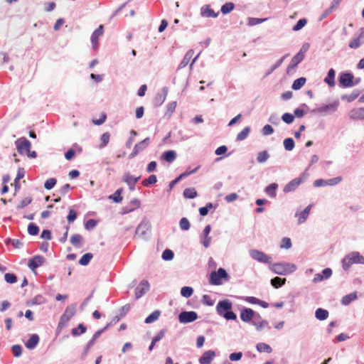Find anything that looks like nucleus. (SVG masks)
<instances>
[{"label":"nucleus","instance_id":"nucleus-52","mask_svg":"<svg viewBox=\"0 0 364 364\" xmlns=\"http://www.w3.org/2000/svg\"><path fill=\"white\" fill-rule=\"evenodd\" d=\"M289 56V54H286L285 55H284L282 58H281L280 59H279L272 67L271 68L267 71V73H266V76L270 75L274 70H275L276 69H277L281 65L282 63H283V61L284 60V59L286 58H287Z\"/></svg>","mask_w":364,"mask_h":364},{"label":"nucleus","instance_id":"nucleus-48","mask_svg":"<svg viewBox=\"0 0 364 364\" xmlns=\"http://www.w3.org/2000/svg\"><path fill=\"white\" fill-rule=\"evenodd\" d=\"M235 9V4L232 2H227L221 6L220 11L225 15L230 13Z\"/></svg>","mask_w":364,"mask_h":364},{"label":"nucleus","instance_id":"nucleus-64","mask_svg":"<svg viewBox=\"0 0 364 364\" xmlns=\"http://www.w3.org/2000/svg\"><path fill=\"white\" fill-rule=\"evenodd\" d=\"M166 331V328H162L153 337L152 341L156 343L160 341L164 337Z\"/></svg>","mask_w":364,"mask_h":364},{"label":"nucleus","instance_id":"nucleus-17","mask_svg":"<svg viewBox=\"0 0 364 364\" xmlns=\"http://www.w3.org/2000/svg\"><path fill=\"white\" fill-rule=\"evenodd\" d=\"M211 231L210 225H207L203 230L200 238V243L203 245L204 247L208 248L211 242V237L209 236V234Z\"/></svg>","mask_w":364,"mask_h":364},{"label":"nucleus","instance_id":"nucleus-28","mask_svg":"<svg viewBox=\"0 0 364 364\" xmlns=\"http://www.w3.org/2000/svg\"><path fill=\"white\" fill-rule=\"evenodd\" d=\"M335 75L336 72L334 69L331 68L328 70L327 75L324 78V82L331 87L335 86Z\"/></svg>","mask_w":364,"mask_h":364},{"label":"nucleus","instance_id":"nucleus-24","mask_svg":"<svg viewBox=\"0 0 364 364\" xmlns=\"http://www.w3.org/2000/svg\"><path fill=\"white\" fill-rule=\"evenodd\" d=\"M348 116H349L350 119H354V120L364 119V107L351 109L348 113Z\"/></svg>","mask_w":364,"mask_h":364},{"label":"nucleus","instance_id":"nucleus-19","mask_svg":"<svg viewBox=\"0 0 364 364\" xmlns=\"http://www.w3.org/2000/svg\"><path fill=\"white\" fill-rule=\"evenodd\" d=\"M139 179L140 176L136 177L131 175L129 172L124 173L123 176V181L129 186L130 191H134L135 189V184Z\"/></svg>","mask_w":364,"mask_h":364},{"label":"nucleus","instance_id":"nucleus-2","mask_svg":"<svg viewBox=\"0 0 364 364\" xmlns=\"http://www.w3.org/2000/svg\"><path fill=\"white\" fill-rule=\"evenodd\" d=\"M269 269L276 274L287 275L294 272L296 265L290 262H277L269 265Z\"/></svg>","mask_w":364,"mask_h":364},{"label":"nucleus","instance_id":"nucleus-62","mask_svg":"<svg viewBox=\"0 0 364 364\" xmlns=\"http://www.w3.org/2000/svg\"><path fill=\"white\" fill-rule=\"evenodd\" d=\"M282 119L286 124H291L294 122V114H292L291 113L286 112V113L282 114Z\"/></svg>","mask_w":364,"mask_h":364},{"label":"nucleus","instance_id":"nucleus-54","mask_svg":"<svg viewBox=\"0 0 364 364\" xmlns=\"http://www.w3.org/2000/svg\"><path fill=\"white\" fill-rule=\"evenodd\" d=\"M269 158L267 151H262L257 154V161L258 163H264Z\"/></svg>","mask_w":364,"mask_h":364},{"label":"nucleus","instance_id":"nucleus-49","mask_svg":"<svg viewBox=\"0 0 364 364\" xmlns=\"http://www.w3.org/2000/svg\"><path fill=\"white\" fill-rule=\"evenodd\" d=\"M283 144L284 149L288 151L293 150L295 146V142L291 137L286 138L283 141Z\"/></svg>","mask_w":364,"mask_h":364},{"label":"nucleus","instance_id":"nucleus-25","mask_svg":"<svg viewBox=\"0 0 364 364\" xmlns=\"http://www.w3.org/2000/svg\"><path fill=\"white\" fill-rule=\"evenodd\" d=\"M311 207H312V205H309L301 212H300V213L296 212V213L295 216L296 217H297V216L299 217L298 223L299 225L304 223L306 220V219L308 218L309 215L310 213Z\"/></svg>","mask_w":364,"mask_h":364},{"label":"nucleus","instance_id":"nucleus-44","mask_svg":"<svg viewBox=\"0 0 364 364\" xmlns=\"http://www.w3.org/2000/svg\"><path fill=\"white\" fill-rule=\"evenodd\" d=\"M252 325L256 327L257 331H261L264 328H270L267 320H261L260 321H253Z\"/></svg>","mask_w":364,"mask_h":364},{"label":"nucleus","instance_id":"nucleus-56","mask_svg":"<svg viewBox=\"0 0 364 364\" xmlns=\"http://www.w3.org/2000/svg\"><path fill=\"white\" fill-rule=\"evenodd\" d=\"M193 294V289L191 287H183L181 289V294L185 298H189Z\"/></svg>","mask_w":364,"mask_h":364},{"label":"nucleus","instance_id":"nucleus-63","mask_svg":"<svg viewBox=\"0 0 364 364\" xmlns=\"http://www.w3.org/2000/svg\"><path fill=\"white\" fill-rule=\"evenodd\" d=\"M57 180L55 178H50L44 183V188L46 190L52 189L56 184Z\"/></svg>","mask_w":364,"mask_h":364},{"label":"nucleus","instance_id":"nucleus-41","mask_svg":"<svg viewBox=\"0 0 364 364\" xmlns=\"http://www.w3.org/2000/svg\"><path fill=\"white\" fill-rule=\"evenodd\" d=\"M306 79L304 77H301L299 78H297L296 80H295L293 82V83L291 85V88L294 90H299L304 85V84L306 83Z\"/></svg>","mask_w":364,"mask_h":364},{"label":"nucleus","instance_id":"nucleus-33","mask_svg":"<svg viewBox=\"0 0 364 364\" xmlns=\"http://www.w3.org/2000/svg\"><path fill=\"white\" fill-rule=\"evenodd\" d=\"M71 244L76 248L81 247V243L83 242V237L80 234H74L70 240Z\"/></svg>","mask_w":364,"mask_h":364},{"label":"nucleus","instance_id":"nucleus-31","mask_svg":"<svg viewBox=\"0 0 364 364\" xmlns=\"http://www.w3.org/2000/svg\"><path fill=\"white\" fill-rule=\"evenodd\" d=\"M357 298H358L357 292L356 291L352 292L350 294H346L344 296H343V298L341 299V304L344 306H347V305L350 304L352 301L357 299Z\"/></svg>","mask_w":364,"mask_h":364},{"label":"nucleus","instance_id":"nucleus-21","mask_svg":"<svg viewBox=\"0 0 364 364\" xmlns=\"http://www.w3.org/2000/svg\"><path fill=\"white\" fill-rule=\"evenodd\" d=\"M215 357V353L213 350H209L203 353L200 357L198 361L200 364H210L211 361Z\"/></svg>","mask_w":364,"mask_h":364},{"label":"nucleus","instance_id":"nucleus-11","mask_svg":"<svg viewBox=\"0 0 364 364\" xmlns=\"http://www.w3.org/2000/svg\"><path fill=\"white\" fill-rule=\"evenodd\" d=\"M240 319L245 322H250L254 317L261 319V316L250 308L243 307L240 311Z\"/></svg>","mask_w":364,"mask_h":364},{"label":"nucleus","instance_id":"nucleus-5","mask_svg":"<svg viewBox=\"0 0 364 364\" xmlns=\"http://www.w3.org/2000/svg\"><path fill=\"white\" fill-rule=\"evenodd\" d=\"M112 326V323H108L105 327L97 330L92 336V338L87 343L85 346V348L81 354L80 358L81 360H85L87 357V355L89 352L90 348L95 344L96 340L110 326Z\"/></svg>","mask_w":364,"mask_h":364},{"label":"nucleus","instance_id":"nucleus-1","mask_svg":"<svg viewBox=\"0 0 364 364\" xmlns=\"http://www.w3.org/2000/svg\"><path fill=\"white\" fill-rule=\"evenodd\" d=\"M216 311L227 321L237 320V315L232 311V304L229 299L219 301L216 306Z\"/></svg>","mask_w":364,"mask_h":364},{"label":"nucleus","instance_id":"nucleus-42","mask_svg":"<svg viewBox=\"0 0 364 364\" xmlns=\"http://www.w3.org/2000/svg\"><path fill=\"white\" fill-rule=\"evenodd\" d=\"M185 198L193 199L198 196V193L194 188H187L183 192Z\"/></svg>","mask_w":364,"mask_h":364},{"label":"nucleus","instance_id":"nucleus-8","mask_svg":"<svg viewBox=\"0 0 364 364\" xmlns=\"http://www.w3.org/2000/svg\"><path fill=\"white\" fill-rule=\"evenodd\" d=\"M250 255L254 260L259 262L268 264L269 265L272 264V257L260 250H250Z\"/></svg>","mask_w":364,"mask_h":364},{"label":"nucleus","instance_id":"nucleus-55","mask_svg":"<svg viewBox=\"0 0 364 364\" xmlns=\"http://www.w3.org/2000/svg\"><path fill=\"white\" fill-rule=\"evenodd\" d=\"M157 182V177L156 175H150L147 178L142 181L144 186H149L150 185L155 184Z\"/></svg>","mask_w":364,"mask_h":364},{"label":"nucleus","instance_id":"nucleus-13","mask_svg":"<svg viewBox=\"0 0 364 364\" xmlns=\"http://www.w3.org/2000/svg\"><path fill=\"white\" fill-rule=\"evenodd\" d=\"M150 289V285L147 280H141L138 286L135 288L134 295L135 299H139L146 294Z\"/></svg>","mask_w":364,"mask_h":364},{"label":"nucleus","instance_id":"nucleus-50","mask_svg":"<svg viewBox=\"0 0 364 364\" xmlns=\"http://www.w3.org/2000/svg\"><path fill=\"white\" fill-rule=\"evenodd\" d=\"M39 227L34 223H30L28 225V232L32 236H36L39 233Z\"/></svg>","mask_w":364,"mask_h":364},{"label":"nucleus","instance_id":"nucleus-45","mask_svg":"<svg viewBox=\"0 0 364 364\" xmlns=\"http://www.w3.org/2000/svg\"><path fill=\"white\" fill-rule=\"evenodd\" d=\"M92 257L93 255L92 253H85L80 259L79 264L82 266H86L90 262V260L92 259Z\"/></svg>","mask_w":364,"mask_h":364},{"label":"nucleus","instance_id":"nucleus-61","mask_svg":"<svg viewBox=\"0 0 364 364\" xmlns=\"http://www.w3.org/2000/svg\"><path fill=\"white\" fill-rule=\"evenodd\" d=\"M4 279L9 284H14L17 282V277L14 273H6L4 274Z\"/></svg>","mask_w":364,"mask_h":364},{"label":"nucleus","instance_id":"nucleus-36","mask_svg":"<svg viewBox=\"0 0 364 364\" xmlns=\"http://www.w3.org/2000/svg\"><path fill=\"white\" fill-rule=\"evenodd\" d=\"M251 132V127L249 126L245 127L236 136V141H241L245 140Z\"/></svg>","mask_w":364,"mask_h":364},{"label":"nucleus","instance_id":"nucleus-16","mask_svg":"<svg viewBox=\"0 0 364 364\" xmlns=\"http://www.w3.org/2000/svg\"><path fill=\"white\" fill-rule=\"evenodd\" d=\"M44 262L45 258L42 255H37L29 259L28 267L32 271H35V269L42 266Z\"/></svg>","mask_w":364,"mask_h":364},{"label":"nucleus","instance_id":"nucleus-7","mask_svg":"<svg viewBox=\"0 0 364 364\" xmlns=\"http://www.w3.org/2000/svg\"><path fill=\"white\" fill-rule=\"evenodd\" d=\"M339 106V101L335 100L332 103L323 105L321 107L315 108L311 110L313 113H321L323 114H331L334 113Z\"/></svg>","mask_w":364,"mask_h":364},{"label":"nucleus","instance_id":"nucleus-4","mask_svg":"<svg viewBox=\"0 0 364 364\" xmlns=\"http://www.w3.org/2000/svg\"><path fill=\"white\" fill-rule=\"evenodd\" d=\"M230 277L227 271L220 267L217 271H213L209 277V282L212 285L219 286L223 284V282L229 281Z\"/></svg>","mask_w":364,"mask_h":364},{"label":"nucleus","instance_id":"nucleus-18","mask_svg":"<svg viewBox=\"0 0 364 364\" xmlns=\"http://www.w3.org/2000/svg\"><path fill=\"white\" fill-rule=\"evenodd\" d=\"M168 90L167 87H162L161 92L156 95L153 101L154 105L155 107H159L164 102L168 95Z\"/></svg>","mask_w":364,"mask_h":364},{"label":"nucleus","instance_id":"nucleus-38","mask_svg":"<svg viewBox=\"0 0 364 364\" xmlns=\"http://www.w3.org/2000/svg\"><path fill=\"white\" fill-rule=\"evenodd\" d=\"M285 282L286 278H281L279 277H274L270 280L271 285L275 289L282 287L284 285Z\"/></svg>","mask_w":364,"mask_h":364},{"label":"nucleus","instance_id":"nucleus-23","mask_svg":"<svg viewBox=\"0 0 364 364\" xmlns=\"http://www.w3.org/2000/svg\"><path fill=\"white\" fill-rule=\"evenodd\" d=\"M300 184L301 181L295 178L284 186L283 188V192L284 193L293 192L297 189Z\"/></svg>","mask_w":364,"mask_h":364},{"label":"nucleus","instance_id":"nucleus-57","mask_svg":"<svg viewBox=\"0 0 364 364\" xmlns=\"http://www.w3.org/2000/svg\"><path fill=\"white\" fill-rule=\"evenodd\" d=\"M307 23V20L304 18H300L296 23L293 26L292 30L294 31H298L301 30Z\"/></svg>","mask_w":364,"mask_h":364},{"label":"nucleus","instance_id":"nucleus-12","mask_svg":"<svg viewBox=\"0 0 364 364\" xmlns=\"http://www.w3.org/2000/svg\"><path fill=\"white\" fill-rule=\"evenodd\" d=\"M198 314L193 311H183L178 315V321L181 323H189L198 318Z\"/></svg>","mask_w":364,"mask_h":364},{"label":"nucleus","instance_id":"nucleus-6","mask_svg":"<svg viewBox=\"0 0 364 364\" xmlns=\"http://www.w3.org/2000/svg\"><path fill=\"white\" fill-rule=\"evenodd\" d=\"M354 75L352 73L344 71L339 73L338 85L341 87L346 88L354 86Z\"/></svg>","mask_w":364,"mask_h":364},{"label":"nucleus","instance_id":"nucleus-14","mask_svg":"<svg viewBox=\"0 0 364 364\" xmlns=\"http://www.w3.org/2000/svg\"><path fill=\"white\" fill-rule=\"evenodd\" d=\"M150 144V138L146 137L141 141L135 144L132 152L129 155V159H133L135 157L139 152L144 151Z\"/></svg>","mask_w":364,"mask_h":364},{"label":"nucleus","instance_id":"nucleus-34","mask_svg":"<svg viewBox=\"0 0 364 364\" xmlns=\"http://www.w3.org/2000/svg\"><path fill=\"white\" fill-rule=\"evenodd\" d=\"M87 331V327L83 323H79L76 328L71 330V334L75 336H79Z\"/></svg>","mask_w":364,"mask_h":364},{"label":"nucleus","instance_id":"nucleus-47","mask_svg":"<svg viewBox=\"0 0 364 364\" xmlns=\"http://www.w3.org/2000/svg\"><path fill=\"white\" fill-rule=\"evenodd\" d=\"M46 302V299L41 294L36 295L34 296L28 303V304L31 305H40L45 304Z\"/></svg>","mask_w":364,"mask_h":364},{"label":"nucleus","instance_id":"nucleus-30","mask_svg":"<svg viewBox=\"0 0 364 364\" xmlns=\"http://www.w3.org/2000/svg\"><path fill=\"white\" fill-rule=\"evenodd\" d=\"M201 14L203 16L205 17H213L216 18L218 17L219 13H215L208 5H206L205 6H203L201 8Z\"/></svg>","mask_w":364,"mask_h":364},{"label":"nucleus","instance_id":"nucleus-27","mask_svg":"<svg viewBox=\"0 0 364 364\" xmlns=\"http://www.w3.org/2000/svg\"><path fill=\"white\" fill-rule=\"evenodd\" d=\"M278 186H279L277 183H272L264 188V192L270 198H274L277 196V190Z\"/></svg>","mask_w":364,"mask_h":364},{"label":"nucleus","instance_id":"nucleus-53","mask_svg":"<svg viewBox=\"0 0 364 364\" xmlns=\"http://www.w3.org/2000/svg\"><path fill=\"white\" fill-rule=\"evenodd\" d=\"M174 257V252L170 249L164 250L161 255V258L165 261H171Z\"/></svg>","mask_w":364,"mask_h":364},{"label":"nucleus","instance_id":"nucleus-37","mask_svg":"<svg viewBox=\"0 0 364 364\" xmlns=\"http://www.w3.org/2000/svg\"><path fill=\"white\" fill-rule=\"evenodd\" d=\"M123 192V188H119L117 189L114 193L108 196V198L109 200H112L113 202L116 203H120L122 199H123V197L122 196V193Z\"/></svg>","mask_w":364,"mask_h":364},{"label":"nucleus","instance_id":"nucleus-51","mask_svg":"<svg viewBox=\"0 0 364 364\" xmlns=\"http://www.w3.org/2000/svg\"><path fill=\"white\" fill-rule=\"evenodd\" d=\"M11 353L15 358H19L22 355L23 348L19 344H14L11 348Z\"/></svg>","mask_w":364,"mask_h":364},{"label":"nucleus","instance_id":"nucleus-40","mask_svg":"<svg viewBox=\"0 0 364 364\" xmlns=\"http://www.w3.org/2000/svg\"><path fill=\"white\" fill-rule=\"evenodd\" d=\"M360 94V92L358 90H354L350 95H343L341 100H347L348 102L354 101Z\"/></svg>","mask_w":364,"mask_h":364},{"label":"nucleus","instance_id":"nucleus-22","mask_svg":"<svg viewBox=\"0 0 364 364\" xmlns=\"http://www.w3.org/2000/svg\"><path fill=\"white\" fill-rule=\"evenodd\" d=\"M40 341L39 336L36 333L31 334L25 343V346L28 350H33L36 348Z\"/></svg>","mask_w":364,"mask_h":364},{"label":"nucleus","instance_id":"nucleus-35","mask_svg":"<svg viewBox=\"0 0 364 364\" xmlns=\"http://www.w3.org/2000/svg\"><path fill=\"white\" fill-rule=\"evenodd\" d=\"M328 311L326 309L318 308L315 311V317L319 321H324L328 317Z\"/></svg>","mask_w":364,"mask_h":364},{"label":"nucleus","instance_id":"nucleus-3","mask_svg":"<svg viewBox=\"0 0 364 364\" xmlns=\"http://www.w3.org/2000/svg\"><path fill=\"white\" fill-rule=\"evenodd\" d=\"M353 264H364V257L356 251L348 253L342 259V267L344 270H348Z\"/></svg>","mask_w":364,"mask_h":364},{"label":"nucleus","instance_id":"nucleus-15","mask_svg":"<svg viewBox=\"0 0 364 364\" xmlns=\"http://www.w3.org/2000/svg\"><path fill=\"white\" fill-rule=\"evenodd\" d=\"M76 312V305L72 304L70 306H67L65 309L64 313L60 317V321L58 323V327L60 326V324L63 323V322H67L75 314Z\"/></svg>","mask_w":364,"mask_h":364},{"label":"nucleus","instance_id":"nucleus-46","mask_svg":"<svg viewBox=\"0 0 364 364\" xmlns=\"http://www.w3.org/2000/svg\"><path fill=\"white\" fill-rule=\"evenodd\" d=\"M364 41H363L358 35L349 43V47L351 49H357L363 43Z\"/></svg>","mask_w":364,"mask_h":364},{"label":"nucleus","instance_id":"nucleus-9","mask_svg":"<svg viewBox=\"0 0 364 364\" xmlns=\"http://www.w3.org/2000/svg\"><path fill=\"white\" fill-rule=\"evenodd\" d=\"M151 225L150 221L146 218H144L141 221L139 225L136 227V229L135 231V236L145 239L146 233L149 230H151Z\"/></svg>","mask_w":364,"mask_h":364},{"label":"nucleus","instance_id":"nucleus-58","mask_svg":"<svg viewBox=\"0 0 364 364\" xmlns=\"http://www.w3.org/2000/svg\"><path fill=\"white\" fill-rule=\"evenodd\" d=\"M267 18H253V17H249L248 18V25L250 26H256L259 23H262L267 21Z\"/></svg>","mask_w":364,"mask_h":364},{"label":"nucleus","instance_id":"nucleus-29","mask_svg":"<svg viewBox=\"0 0 364 364\" xmlns=\"http://www.w3.org/2000/svg\"><path fill=\"white\" fill-rule=\"evenodd\" d=\"M177 156L176 152L173 150H168L164 151L161 155V159L166 162H173Z\"/></svg>","mask_w":364,"mask_h":364},{"label":"nucleus","instance_id":"nucleus-20","mask_svg":"<svg viewBox=\"0 0 364 364\" xmlns=\"http://www.w3.org/2000/svg\"><path fill=\"white\" fill-rule=\"evenodd\" d=\"M104 26L100 25L99 27L93 31L91 35L90 41L92 44L93 49H96L98 46L99 37L103 34Z\"/></svg>","mask_w":364,"mask_h":364},{"label":"nucleus","instance_id":"nucleus-60","mask_svg":"<svg viewBox=\"0 0 364 364\" xmlns=\"http://www.w3.org/2000/svg\"><path fill=\"white\" fill-rule=\"evenodd\" d=\"M179 226L182 230H188L190 229L191 224L186 218H182L179 221Z\"/></svg>","mask_w":364,"mask_h":364},{"label":"nucleus","instance_id":"nucleus-10","mask_svg":"<svg viewBox=\"0 0 364 364\" xmlns=\"http://www.w3.org/2000/svg\"><path fill=\"white\" fill-rule=\"evenodd\" d=\"M18 152L21 155H25L31 147V143L26 137H21L15 141Z\"/></svg>","mask_w":364,"mask_h":364},{"label":"nucleus","instance_id":"nucleus-43","mask_svg":"<svg viewBox=\"0 0 364 364\" xmlns=\"http://www.w3.org/2000/svg\"><path fill=\"white\" fill-rule=\"evenodd\" d=\"M160 314H161V311L159 310H155L145 318L144 323H151L154 322L155 321H156L159 318Z\"/></svg>","mask_w":364,"mask_h":364},{"label":"nucleus","instance_id":"nucleus-59","mask_svg":"<svg viewBox=\"0 0 364 364\" xmlns=\"http://www.w3.org/2000/svg\"><path fill=\"white\" fill-rule=\"evenodd\" d=\"M200 168V166H196L195 168L193 169H191L190 168H188L186 171H184L183 173H181L179 176L180 177L183 179L186 177H188V176L193 174V173H196L199 168Z\"/></svg>","mask_w":364,"mask_h":364},{"label":"nucleus","instance_id":"nucleus-32","mask_svg":"<svg viewBox=\"0 0 364 364\" xmlns=\"http://www.w3.org/2000/svg\"><path fill=\"white\" fill-rule=\"evenodd\" d=\"M193 53H194L193 50H192V49L189 50L186 53V55H184L183 60L180 63L178 69H182V68H185L188 64V63L190 62V60L193 57Z\"/></svg>","mask_w":364,"mask_h":364},{"label":"nucleus","instance_id":"nucleus-26","mask_svg":"<svg viewBox=\"0 0 364 364\" xmlns=\"http://www.w3.org/2000/svg\"><path fill=\"white\" fill-rule=\"evenodd\" d=\"M304 60L301 56L296 54L291 60L289 65L287 68V73L289 75L292 70H294L297 65Z\"/></svg>","mask_w":364,"mask_h":364},{"label":"nucleus","instance_id":"nucleus-39","mask_svg":"<svg viewBox=\"0 0 364 364\" xmlns=\"http://www.w3.org/2000/svg\"><path fill=\"white\" fill-rule=\"evenodd\" d=\"M256 348L259 353H271L272 352V347L265 343H258L256 345Z\"/></svg>","mask_w":364,"mask_h":364}]
</instances>
